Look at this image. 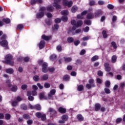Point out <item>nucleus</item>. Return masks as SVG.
<instances>
[{
	"label": "nucleus",
	"mask_w": 125,
	"mask_h": 125,
	"mask_svg": "<svg viewBox=\"0 0 125 125\" xmlns=\"http://www.w3.org/2000/svg\"><path fill=\"white\" fill-rule=\"evenodd\" d=\"M5 61H3V63L5 64H9L11 66H13V64H14V62L12 61V59H13V57L12 55L10 54L7 55L5 57Z\"/></svg>",
	"instance_id": "f257e3e1"
},
{
	"label": "nucleus",
	"mask_w": 125,
	"mask_h": 125,
	"mask_svg": "<svg viewBox=\"0 0 125 125\" xmlns=\"http://www.w3.org/2000/svg\"><path fill=\"white\" fill-rule=\"evenodd\" d=\"M45 7H42V8H40V12L38 13L36 15V17L38 19H41L44 16V11L45 10Z\"/></svg>",
	"instance_id": "f03ea898"
},
{
	"label": "nucleus",
	"mask_w": 125,
	"mask_h": 125,
	"mask_svg": "<svg viewBox=\"0 0 125 125\" xmlns=\"http://www.w3.org/2000/svg\"><path fill=\"white\" fill-rule=\"evenodd\" d=\"M71 24L73 26H75L76 28H79V27H81L82 25L83 24V22L82 20H79L77 21H76L75 20H72L71 21Z\"/></svg>",
	"instance_id": "7ed1b4c3"
},
{
	"label": "nucleus",
	"mask_w": 125,
	"mask_h": 125,
	"mask_svg": "<svg viewBox=\"0 0 125 125\" xmlns=\"http://www.w3.org/2000/svg\"><path fill=\"white\" fill-rule=\"evenodd\" d=\"M36 116L38 119H41L42 121H44L46 120V115L45 114H42L41 112H37Z\"/></svg>",
	"instance_id": "20e7f679"
},
{
	"label": "nucleus",
	"mask_w": 125,
	"mask_h": 125,
	"mask_svg": "<svg viewBox=\"0 0 125 125\" xmlns=\"http://www.w3.org/2000/svg\"><path fill=\"white\" fill-rule=\"evenodd\" d=\"M42 72L43 73H47L48 72V69L47 68V63L44 62L42 65Z\"/></svg>",
	"instance_id": "39448f33"
},
{
	"label": "nucleus",
	"mask_w": 125,
	"mask_h": 125,
	"mask_svg": "<svg viewBox=\"0 0 125 125\" xmlns=\"http://www.w3.org/2000/svg\"><path fill=\"white\" fill-rule=\"evenodd\" d=\"M1 46L5 47V49H8V42L6 40H2L0 42Z\"/></svg>",
	"instance_id": "423d86ee"
},
{
	"label": "nucleus",
	"mask_w": 125,
	"mask_h": 125,
	"mask_svg": "<svg viewBox=\"0 0 125 125\" xmlns=\"http://www.w3.org/2000/svg\"><path fill=\"white\" fill-rule=\"evenodd\" d=\"M61 1V0H54V7H56L57 9H61V6L60 5L58 4L59 2Z\"/></svg>",
	"instance_id": "0eeeda50"
},
{
	"label": "nucleus",
	"mask_w": 125,
	"mask_h": 125,
	"mask_svg": "<svg viewBox=\"0 0 125 125\" xmlns=\"http://www.w3.org/2000/svg\"><path fill=\"white\" fill-rule=\"evenodd\" d=\"M63 5L64 6H68V7H71L73 5V1H64L62 2Z\"/></svg>",
	"instance_id": "6e6552de"
},
{
	"label": "nucleus",
	"mask_w": 125,
	"mask_h": 125,
	"mask_svg": "<svg viewBox=\"0 0 125 125\" xmlns=\"http://www.w3.org/2000/svg\"><path fill=\"white\" fill-rule=\"evenodd\" d=\"M55 93H56V89H53L51 90L50 93L48 94V97L49 99L52 98V95H55Z\"/></svg>",
	"instance_id": "1a4fd4ad"
},
{
	"label": "nucleus",
	"mask_w": 125,
	"mask_h": 125,
	"mask_svg": "<svg viewBox=\"0 0 125 125\" xmlns=\"http://www.w3.org/2000/svg\"><path fill=\"white\" fill-rule=\"evenodd\" d=\"M27 96H28V99L29 101H33L34 100V97L32 96V91H27Z\"/></svg>",
	"instance_id": "9d476101"
},
{
	"label": "nucleus",
	"mask_w": 125,
	"mask_h": 125,
	"mask_svg": "<svg viewBox=\"0 0 125 125\" xmlns=\"http://www.w3.org/2000/svg\"><path fill=\"white\" fill-rule=\"evenodd\" d=\"M103 14V11L101 10H98L95 12V17H99Z\"/></svg>",
	"instance_id": "9b49d317"
},
{
	"label": "nucleus",
	"mask_w": 125,
	"mask_h": 125,
	"mask_svg": "<svg viewBox=\"0 0 125 125\" xmlns=\"http://www.w3.org/2000/svg\"><path fill=\"white\" fill-rule=\"evenodd\" d=\"M48 113H50V115H56V110L51 107H50L48 109Z\"/></svg>",
	"instance_id": "f8f14e48"
},
{
	"label": "nucleus",
	"mask_w": 125,
	"mask_h": 125,
	"mask_svg": "<svg viewBox=\"0 0 125 125\" xmlns=\"http://www.w3.org/2000/svg\"><path fill=\"white\" fill-rule=\"evenodd\" d=\"M87 19H93L94 18V14L93 13L90 12L88 13L86 16Z\"/></svg>",
	"instance_id": "ddd939ff"
},
{
	"label": "nucleus",
	"mask_w": 125,
	"mask_h": 125,
	"mask_svg": "<svg viewBox=\"0 0 125 125\" xmlns=\"http://www.w3.org/2000/svg\"><path fill=\"white\" fill-rule=\"evenodd\" d=\"M45 44V42H44V41L43 40L41 41L39 43L40 49H42V48L44 47Z\"/></svg>",
	"instance_id": "4468645a"
},
{
	"label": "nucleus",
	"mask_w": 125,
	"mask_h": 125,
	"mask_svg": "<svg viewBox=\"0 0 125 125\" xmlns=\"http://www.w3.org/2000/svg\"><path fill=\"white\" fill-rule=\"evenodd\" d=\"M38 1L39 3H42V0H31V4H36V3Z\"/></svg>",
	"instance_id": "2eb2a0df"
},
{
	"label": "nucleus",
	"mask_w": 125,
	"mask_h": 125,
	"mask_svg": "<svg viewBox=\"0 0 125 125\" xmlns=\"http://www.w3.org/2000/svg\"><path fill=\"white\" fill-rule=\"evenodd\" d=\"M59 112L61 114H65L66 113V109L62 107H60L59 108Z\"/></svg>",
	"instance_id": "dca6fc26"
},
{
	"label": "nucleus",
	"mask_w": 125,
	"mask_h": 125,
	"mask_svg": "<svg viewBox=\"0 0 125 125\" xmlns=\"http://www.w3.org/2000/svg\"><path fill=\"white\" fill-rule=\"evenodd\" d=\"M47 80H48V75L47 74H44L41 77V81H46Z\"/></svg>",
	"instance_id": "f3484780"
},
{
	"label": "nucleus",
	"mask_w": 125,
	"mask_h": 125,
	"mask_svg": "<svg viewBox=\"0 0 125 125\" xmlns=\"http://www.w3.org/2000/svg\"><path fill=\"white\" fill-rule=\"evenodd\" d=\"M101 108V105L99 104H96L95 105V111H99Z\"/></svg>",
	"instance_id": "a211bd4d"
},
{
	"label": "nucleus",
	"mask_w": 125,
	"mask_h": 125,
	"mask_svg": "<svg viewBox=\"0 0 125 125\" xmlns=\"http://www.w3.org/2000/svg\"><path fill=\"white\" fill-rule=\"evenodd\" d=\"M79 8L77 6H73L71 8V11L73 13H75L76 11H78Z\"/></svg>",
	"instance_id": "6ab92c4d"
},
{
	"label": "nucleus",
	"mask_w": 125,
	"mask_h": 125,
	"mask_svg": "<svg viewBox=\"0 0 125 125\" xmlns=\"http://www.w3.org/2000/svg\"><path fill=\"white\" fill-rule=\"evenodd\" d=\"M6 73H7V74H13L14 70L12 68H8L6 69Z\"/></svg>",
	"instance_id": "aec40b11"
},
{
	"label": "nucleus",
	"mask_w": 125,
	"mask_h": 125,
	"mask_svg": "<svg viewBox=\"0 0 125 125\" xmlns=\"http://www.w3.org/2000/svg\"><path fill=\"white\" fill-rule=\"evenodd\" d=\"M63 81L65 82H68V81L70 80V76L69 75H64L62 78Z\"/></svg>",
	"instance_id": "412c9836"
},
{
	"label": "nucleus",
	"mask_w": 125,
	"mask_h": 125,
	"mask_svg": "<svg viewBox=\"0 0 125 125\" xmlns=\"http://www.w3.org/2000/svg\"><path fill=\"white\" fill-rule=\"evenodd\" d=\"M63 58L66 63H69V62L72 61V58L64 57Z\"/></svg>",
	"instance_id": "4be33fe9"
},
{
	"label": "nucleus",
	"mask_w": 125,
	"mask_h": 125,
	"mask_svg": "<svg viewBox=\"0 0 125 125\" xmlns=\"http://www.w3.org/2000/svg\"><path fill=\"white\" fill-rule=\"evenodd\" d=\"M89 83L92 85V87H95V84L94 83V80L93 79H89L88 81Z\"/></svg>",
	"instance_id": "5701e85b"
},
{
	"label": "nucleus",
	"mask_w": 125,
	"mask_h": 125,
	"mask_svg": "<svg viewBox=\"0 0 125 125\" xmlns=\"http://www.w3.org/2000/svg\"><path fill=\"white\" fill-rule=\"evenodd\" d=\"M22 118L24 119V120H30L31 119V117L30 115L27 114H24L22 115Z\"/></svg>",
	"instance_id": "b1692460"
},
{
	"label": "nucleus",
	"mask_w": 125,
	"mask_h": 125,
	"mask_svg": "<svg viewBox=\"0 0 125 125\" xmlns=\"http://www.w3.org/2000/svg\"><path fill=\"white\" fill-rule=\"evenodd\" d=\"M42 38L43 40H44L45 41H49V40H50V38L51 37L49 36H45V35H43Z\"/></svg>",
	"instance_id": "393cba45"
},
{
	"label": "nucleus",
	"mask_w": 125,
	"mask_h": 125,
	"mask_svg": "<svg viewBox=\"0 0 125 125\" xmlns=\"http://www.w3.org/2000/svg\"><path fill=\"white\" fill-rule=\"evenodd\" d=\"M67 41L69 43H72V42H74V40L73 37H69L67 38Z\"/></svg>",
	"instance_id": "a878e982"
},
{
	"label": "nucleus",
	"mask_w": 125,
	"mask_h": 125,
	"mask_svg": "<svg viewBox=\"0 0 125 125\" xmlns=\"http://www.w3.org/2000/svg\"><path fill=\"white\" fill-rule=\"evenodd\" d=\"M102 35L104 39H107V38H108V34H107L106 31L103 30L102 32Z\"/></svg>",
	"instance_id": "bb28decb"
},
{
	"label": "nucleus",
	"mask_w": 125,
	"mask_h": 125,
	"mask_svg": "<svg viewBox=\"0 0 125 125\" xmlns=\"http://www.w3.org/2000/svg\"><path fill=\"white\" fill-rule=\"evenodd\" d=\"M77 119L78 121H80V122H82V121H83V117L82 115L79 114L77 116Z\"/></svg>",
	"instance_id": "cd10ccee"
},
{
	"label": "nucleus",
	"mask_w": 125,
	"mask_h": 125,
	"mask_svg": "<svg viewBox=\"0 0 125 125\" xmlns=\"http://www.w3.org/2000/svg\"><path fill=\"white\" fill-rule=\"evenodd\" d=\"M2 22H4V23L6 24H9V23H10V19L8 18L3 19Z\"/></svg>",
	"instance_id": "c85d7f7f"
},
{
	"label": "nucleus",
	"mask_w": 125,
	"mask_h": 125,
	"mask_svg": "<svg viewBox=\"0 0 125 125\" xmlns=\"http://www.w3.org/2000/svg\"><path fill=\"white\" fill-rule=\"evenodd\" d=\"M117 61V56L113 55L111 58V62L112 63H116Z\"/></svg>",
	"instance_id": "c756f323"
},
{
	"label": "nucleus",
	"mask_w": 125,
	"mask_h": 125,
	"mask_svg": "<svg viewBox=\"0 0 125 125\" xmlns=\"http://www.w3.org/2000/svg\"><path fill=\"white\" fill-rule=\"evenodd\" d=\"M99 59V57H98V56L97 55H96V56H93L91 60L92 61V62H94V61H96V60H98Z\"/></svg>",
	"instance_id": "7c9ffc66"
},
{
	"label": "nucleus",
	"mask_w": 125,
	"mask_h": 125,
	"mask_svg": "<svg viewBox=\"0 0 125 125\" xmlns=\"http://www.w3.org/2000/svg\"><path fill=\"white\" fill-rule=\"evenodd\" d=\"M17 86L16 85H13L12 87V88H11V90L12 91H13L14 92H15L16 91H17Z\"/></svg>",
	"instance_id": "2f4dec72"
},
{
	"label": "nucleus",
	"mask_w": 125,
	"mask_h": 125,
	"mask_svg": "<svg viewBox=\"0 0 125 125\" xmlns=\"http://www.w3.org/2000/svg\"><path fill=\"white\" fill-rule=\"evenodd\" d=\"M21 110H24V111H26V110H27V105H26L25 104H22L21 105Z\"/></svg>",
	"instance_id": "473e14b6"
},
{
	"label": "nucleus",
	"mask_w": 125,
	"mask_h": 125,
	"mask_svg": "<svg viewBox=\"0 0 125 125\" xmlns=\"http://www.w3.org/2000/svg\"><path fill=\"white\" fill-rule=\"evenodd\" d=\"M33 79L34 80V82H39L40 81V76L38 75H35Z\"/></svg>",
	"instance_id": "72a5a7b5"
},
{
	"label": "nucleus",
	"mask_w": 125,
	"mask_h": 125,
	"mask_svg": "<svg viewBox=\"0 0 125 125\" xmlns=\"http://www.w3.org/2000/svg\"><path fill=\"white\" fill-rule=\"evenodd\" d=\"M68 119H69V117H68V116L66 115H63L62 117V120H63L64 122L67 121Z\"/></svg>",
	"instance_id": "f704fd0d"
},
{
	"label": "nucleus",
	"mask_w": 125,
	"mask_h": 125,
	"mask_svg": "<svg viewBox=\"0 0 125 125\" xmlns=\"http://www.w3.org/2000/svg\"><path fill=\"white\" fill-rule=\"evenodd\" d=\"M34 109L38 110H42V106H41V105L37 104L34 106Z\"/></svg>",
	"instance_id": "c9c22d12"
},
{
	"label": "nucleus",
	"mask_w": 125,
	"mask_h": 125,
	"mask_svg": "<svg viewBox=\"0 0 125 125\" xmlns=\"http://www.w3.org/2000/svg\"><path fill=\"white\" fill-rule=\"evenodd\" d=\"M84 24H86V25H88V26L91 25V21L88 20H85L84 21Z\"/></svg>",
	"instance_id": "e433bc0d"
},
{
	"label": "nucleus",
	"mask_w": 125,
	"mask_h": 125,
	"mask_svg": "<svg viewBox=\"0 0 125 125\" xmlns=\"http://www.w3.org/2000/svg\"><path fill=\"white\" fill-rule=\"evenodd\" d=\"M53 9H54V8H53V6H48L47 7V11H49L50 12H51V11H53Z\"/></svg>",
	"instance_id": "4c0bfd02"
},
{
	"label": "nucleus",
	"mask_w": 125,
	"mask_h": 125,
	"mask_svg": "<svg viewBox=\"0 0 125 125\" xmlns=\"http://www.w3.org/2000/svg\"><path fill=\"white\" fill-rule=\"evenodd\" d=\"M78 91H82L83 89V85H79L78 86V88H77Z\"/></svg>",
	"instance_id": "58836bf2"
},
{
	"label": "nucleus",
	"mask_w": 125,
	"mask_h": 125,
	"mask_svg": "<svg viewBox=\"0 0 125 125\" xmlns=\"http://www.w3.org/2000/svg\"><path fill=\"white\" fill-rule=\"evenodd\" d=\"M11 105L13 106V107H16V106L18 105V102L16 101H14L12 102Z\"/></svg>",
	"instance_id": "ea45409f"
},
{
	"label": "nucleus",
	"mask_w": 125,
	"mask_h": 125,
	"mask_svg": "<svg viewBox=\"0 0 125 125\" xmlns=\"http://www.w3.org/2000/svg\"><path fill=\"white\" fill-rule=\"evenodd\" d=\"M61 14L62 15H68V14H69V12L68 11V10H65L62 11L61 12Z\"/></svg>",
	"instance_id": "a19ab883"
},
{
	"label": "nucleus",
	"mask_w": 125,
	"mask_h": 125,
	"mask_svg": "<svg viewBox=\"0 0 125 125\" xmlns=\"http://www.w3.org/2000/svg\"><path fill=\"white\" fill-rule=\"evenodd\" d=\"M62 20L63 22H67V21L68 20V18L67 17V16H63L62 17Z\"/></svg>",
	"instance_id": "79ce46f5"
},
{
	"label": "nucleus",
	"mask_w": 125,
	"mask_h": 125,
	"mask_svg": "<svg viewBox=\"0 0 125 125\" xmlns=\"http://www.w3.org/2000/svg\"><path fill=\"white\" fill-rule=\"evenodd\" d=\"M111 46H113L114 49H117V44L115 42H111Z\"/></svg>",
	"instance_id": "37998d69"
},
{
	"label": "nucleus",
	"mask_w": 125,
	"mask_h": 125,
	"mask_svg": "<svg viewBox=\"0 0 125 125\" xmlns=\"http://www.w3.org/2000/svg\"><path fill=\"white\" fill-rule=\"evenodd\" d=\"M39 97H40V99L41 100H42V99H46L45 98H44V94L43 93H42L40 94L39 95Z\"/></svg>",
	"instance_id": "c03bdc74"
},
{
	"label": "nucleus",
	"mask_w": 125,
	"mask_h": 125,
	"mask_svg": "<svg viewBox=\"0 0 125 125\" xmlns=\"http://www.w3.org/2000/svg\"><path fill=\"white\" fill-rule=\"evenodd\" d=\"M105 85L106 87H110V85H111V83H110V81H106L105 83Z\"/></svg>",
	"instance_id": "a18cd8bd"
},
{
	"label": "nucleus",
	"mask_w": 125,
	"mask_h": 125,
	"mask_svg": "<svg viewBox=\"0 0 125 125\" xmlns=\"http://www.w3.org/2000/svg\"><path fill=\"white\" fill-rule=\"evenodd\" d=\"M104 90L106 94H110V93H111V91L108 88H105Z\"/></svg>",
	"instance_id": "49530a36"
},
{
	"label": "nucleus",
	"mask_w": 125,
	"mask_h": 125,
	"mask_svg": "<svg viewBox=\"0 0 125 125\" xmlns=\"http://www.w3.org/2000/svg\"><path fill=\"white\" fill-rule=\"evenodd\" d=\"M95 1L92 0L89 2V5L90 6H93V5H95Z\"/></svg>",
	"instance_id": "de8ad7c7"
},
{
	"label": "nucleus",
	"mask_w": 125,
	"mask_h": 125,
	"mask_svg": "<svg viewBox=\"0 0 125 125\" xmlns=\"http://www.w3.org/2000/svg\"><path fill=\"white\" fill-rule=\"evenodd\" d=\"M44 86L45 88H49L50 87V84L48 83H45L44 84Z\"/></svg>",
	"instance_id": "09e8293b"
},
{
	"label": "nucleus",
	"mask_w": 125,
	"mask_h": 125,
	"mask_svg": "<svg viewBox=\"0 0 125 125\" xmlns=\"http://www.w3.org/2000/svg\"><path fill=\"white\" fill-rule=\"evenodd\" d=\"M5 118L6 120H10V118H11V116L9 114H6L5 116Z\"/></svg>",
	"instance_id": "8fccbe9b"
},
{
	"label": "nucleus",
	"mask_w": 125,
	"mask_h": 125,
	"mask_svg": "<svg viewBox=\"0 0 125 125\" xmlns=\"http://www.w3.org/2000/svg\"><path fill=\"white\" fill-rule=\"evenodd\" d=\"M50 60H52V61H53V60L56 59V55H52L50 57Z\"/></svg>",
	"instance_id": "3c124183"
},
{
	"label": "nucleus",
	"mask_w": 125,
	"mask_h": 125,
	"mask_svg": "<svg viewBox=\"0 0 125 125\" xmlns=\"http://www.w3.org/2000/svg\"><path fill=\"white\" fill-rule=\"evenodd\" d=\"M24 28V26L22 24H19L17 26V29L19 30L20 31L22 30Z\"/></svg>",
	"instance_id": "603ef678"
},
{
	"label": "nucleus",
	"mask_w": 125,
	"mask_h": 125,
	"mask_svg": "<svg viewBox=\"0 0 125 125\" xmlns=\"http://www.w3.org/2000/svg\"><path fill=\"white\" fill-rule=\"evenodd\" d=\"M122 121H123V119H122V118H118L116 119V124H120V123H121Z\"/></svg>",
	"instance_id": "864d4df0"
},
{
	"label": "nucleus",
	"mask_w": 125,
	"mask_h": 125,
	"mask_svg": "<svg viewBox=\"0 0 125 125\" xmlns=\"http://www.w3.org/2000/svg\"><path fill=\"white\" fill-rule=\"evenodd\" d=\"M57 50L58 51H59L60 52L62 51V46L61 45H58L57 46Z\"/></svg>",
	"instance_id": "5fc2aeb1"
},
{
	"label": "nucleus",
	"mask_w": 125,
	"mask_h": 125,
	"mask_svg": "<svg viewBox=\"0 0 125 125\" xmlns=\"http://www.w3.org/2000/svg\"><path fill=\"white\" fill-rule=\"evenodd\" d=\"M125 82L120 83V88H124V87H125Z\"/></svg>",
	"instance_id": "6e6d98bb"
},
{
	"label": "nucleus",
	"mask_w": 125,
	"mask_h": 125,
	"mask_svg": "<svg viewBox=\"0 0 125 125\" xmlns=\"http://www.w3.org/2000/svg\"><path fill=\"white\" fill-rule=\"evenodd\" d=\"M86 87L87 89H90L92 87V85L91 84H86Z\"/></svg>",
	"instance_id": "4d7b16f0"
},
{
	"label": "nucleus",
	"mask_w": 125,
	"mask_h": 125,
	"mask_svg": "<svg viewBox=\"0 0 125 125\" xmlns=\"http://www.w3.org/2000/svg\"><path fill=\"white\" fill-rule=\"evenodd\" d=\"M107 8L108 9H114V6L109 4L107 5Z\"/></svg>",
	"instance_id": "13d9d810"
},
{
	"label": "nucleus",
	"mask_w": 125,
	"mask_h": 125,
	"mask_svg": "<svg viewBox=\"0 0 125 125\" xmlns=\"http://www.w3.org/2000/svg\"><path fill=\"white\" fill-rule=\"evenodd\" d=\"M37 91L33 90L32 92H31V95H32L33 96H36V95H37Z\"/></svg>",
	"instance_id": "bf43d9fd"
},
{
	"label": "nucleus",
	"mask_w": 125,
	"mask_h": 125,
	"mask_svg": "<svg viewBox=\"0 0 125 125\" xmlns=\"http://www.w3.org/2000/svg\"><path fill=\"white\" fill-rule=\"evenodd\" d=\"M27 87H28V85L26 84H23L21 85V89H22L23 90H25V89H26Z\"/></svg>",
	"instance_id": "052dcab7"
},
{
	"label": "nucleus",
	"mask_w": 125,
	"mask_h": 125,
	"mask_svg": "<svg viewBox=\"0 0 125 125\" xmlns=\"http://www.w3.org/2000/svg\"><path fill=\"white\" fill-rule=\"evenodd\" d=\"M85 50L83 49L80 52V55H84V54H85Z\"/></svg>",
	"instance_id": "680f3d73"
},
{
	"label": "nucleus",
	"mask_w": 125,
	"mask_h": 125,
	"mask_svg": "<svg viewBox=\"0 0 125 125\" xmlns=\"http://www.w3.org/2000/svg\"><path fill=\"white\" fill-rule=\"evenodd\" d=\"M84 32H85V33H87V32H88V31H89V27L88 26H86L84 29H83Z\"/></svg>",
	"instance_id": "e2e57ef3"
},
{
	"label": "nucleus",
	"mask_w": 125,
	"mask_h": 125,
	"mask_svg": "<svg viewBox=\"0 0 125 125\" xmlns=\"http://www.w3.org/2000/svg\"><path fill=\"white\" fill-rule=\"evenodd\" d=\"M27 125H31L33 124V120H28L27 121Z\"/></svg>",
	"instance_id": "0e129e2a"
},
{
	"label": "nucleus",
	"mask_w": 125,
	"mask_h": 125,
	"mask_svg": "<svg viewBox=\"0 0 125 125\" xmlns=\"http://www.w3.org/2000/svg\"><path fill=\"white\" fill-rule=\"evenodd\" d=\"M80 42L79 40L75 41H74V44L77 46V45H79V44H80Z\"/></svg>",
	"instance_id": "69168bd1"
},
{
	"label": "nucleus",
	"mask_w": 125,
	"mask_h": 125,
	"mask_svg": "<svg viewBox=\"0 0 125 125\" xmlns=\"http://www.w3.org/2000/svg\"><path fill=\"white\" fill-rule=\"evenodd\" d=\"M112 68H111V67L108 66L107 67L105 68V70L106 72H110L111 71Z\"/></svg>",
	"instance_id": "338daca9"
},
{
	"label": "nucleus",
	"mask_w": 125,
	"mask_h": 125,
	"mask_svg": "<svg viewBox=\"0 0 125 125\" xmlns=\"http://www.w3.org/2000/svg\"><path fill=\"white\" fill-rule=\"evenodd\" d=\"M61 20L60 19H56L55 20V23H60Z\"/></svg>",
	"instance_id": "774afa93"
}]
</instances>
